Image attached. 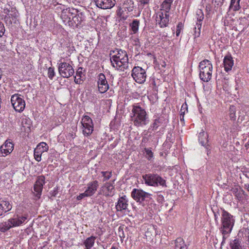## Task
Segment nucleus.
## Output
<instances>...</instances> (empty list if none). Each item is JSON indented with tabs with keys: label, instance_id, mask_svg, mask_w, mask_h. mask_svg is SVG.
Wrapping results in <instances>:
<instances>
[{
	"label": "nucleus",
	"instance_id": "6ab92c4d",
	"mask_svg": "<svg viewBox=\"0 0 249 249\" xmlns=\"http://www.w3.org/2000/svg\"><path fill=\"white\" fill-rule=\"evenodd\" d=\"M18 16V11L15 9H12L11 11H9L7 15L5 18V19L7 22L10 24L12 23H16L17 18Z\"/></svg>",
	"mask_w": 249,
	"mask_h": 249
},
{
	"label": "nucleus",
	"instance_id": "ea45409f",
	"mask_svg": "<svg viewBox=\"0 0 249 249\" xmlns=\"http://www.w3.org/2000/svg\"><path fill=\"white\" fill-rule=\"evenodd\" d=\"M187 109V104H183L181 107L180 110V120L181 122H184V116L185 114V111H182V110L183 109Z\"/></svg>",
	"mask_w": 249,
	"mask_h": 249
},
{
	"label": "nucleus",
	"instance_id": "f704fd0d",
	"mask_svg": "<svg viewBox=\"0 0 249 249\" xmlns=\"http://www.w3.org/2000/svg\"><path fill=\"white\" fill-rule=\"evenodd\" d=\"M196 18L197 22L196 23H201L202 21L204 19L203 13L201 10H197L196 12Z\"/></svg>",
	"mask_w": 249,
	"mask_h": 249
},
{
	"label": "nucleus",
	"instance_id": "49530a36",
	"mask_svg": "<svg viewBox=\"0 0 249 249\" xmlns=\"http://www.w3.org/2000/svg\"><path fill=\"white\" fill-rule=\"evenodd\" d=\"M183 25L181 22H179L178 23L177 27V31H176V36H179L181 31L183 29Z\"/></svg>",
	"mask_w": 249,
	"mask_h": 249
},
{
	"label": "nucleus",
	"instance_id": "603ef678",
	"mask_svg": "<svg viewBox=\"0 0 249 249\" xmlns=\"http://www.w3.org/2000/svg\"><path fill=\"white\" fill-rule=\"evenodd\" d=\"M214 217L215 222H218V213L214 212Z\"/></svg>",
	"mask_w": 249,
	"mask_h": 249
},
{
	"label": "nucleus",
	"instance_id": "473e14b6",
	"mask_svg": "<svg viewBox=\"0 0 249 249\" xmlns=\"http://www.w3.org/2000/svg\"><path fill=\"white\" fill-rule=\"evenodd\" d=\"M39 146H36L34 150V157L35 160L37 161H40L41 160V157L43 151L40 150Z\"/></svg>",
	"mask_w": 249,
	"mask_h": 249
},
{
	"label": "nucleus",
	"instance_id": "3c124183",
	"mask_svg": "<svg viewBox=\"0 0 249 249\" xmlns=\"http://www.w3.org/2000/svg\"><path fill=\"white\" fill-rule=\"evenodd\" d=\"M140 1L142 4L145 5L148 4L149 0H140Z\"/></svg>",
	"mask_w": 249,
	"mask_h": 249
},
{
	"label": "nucleus",
	"instance_id": "f257e3e1",
	"mask_svg": "<svg viewBox=\"0 0 249 249\" xmlns=\"http://www.w3.org/2000/svg\"><path fill=\"white\" fill-rule=\"evenodd\" d=\"M221 222V226L219 230L223 235L222 242H223L231 232L234 225L235 219L233 215L224 209H222Z\"/></svg>",
	"mask_w": 249,
	"mask_h": 249
},
{
	"label": "nucleus",
	"instance_id": "79ce46f5",
	"mask_svg": "<svg viewBox=\"0 0 249 249\" xmlns=\"http://www.w3.org/2000/svg\"><path fill=\"white\" fill-rule=\"evenodd\" d=\"M37 146H39V148L40 150L43 152L47 151L48 150V146L47 144L46 143L44 142H40L39 144L37 145Z\"/></svg>",
	"mask_w": 249,
	"mask_h": 249
},
{
	"label": "nucleus",
	"instance_id": "7ed1b4c3",
	"mask_svg": "<svg viewBox=\"0 0 249 249\" xmlns=\"http://www.w3.org/2000/svg\"><path fill=\"white\" fill-rule=\"evenodd\" d=\"M27 215H17L0 224V231L4 232L11 228L21 225L27 220Z\"/></svg>",
	"mask_w": 249,
	"mask_h": 249
},
{
	"label": "nucleus",
	"instance_id": "864d4df0",
	"mask_svg": "<svg viewBox=\"0 0 249 249\" xmlns=\"http://www.w3.org/2000/svg\"><path fill=\"white\" fill-rule=\"evenodd\" d=\"M245 147L246 148V149L247 150H248V149L249 148V140L248 141V142L245 144Z\"/></svg>",
	"mask_w": 249,
	"mask_h": 249
},
{
	"label": "nucleus",
	"instance_id": "cd10ccee",
	"mask_svg": "<svg viewBox=\"0 0 249 249\" xmlns=\"http://www.w3.org/2000/svg\"><path fill=\"white\" fill-rule=\"evenodd\" d=\"M140 25V21L138 19H134L133 21L129 24V26L132 34H136L139 30Z\"/></svg>",
	"mask_w": 249,
	"mask_h": 249
},
{
	"label": "nucleus",
	"instance_id": "2f4dec72",
	"mask_svg": "<svg viewBox=\"0 0 249 249\" xmlns=\"http://www.w3.org/2000/svg\"><path fill=\"white\" fill-rule=\"evenodd\" d=\"M82 15V13H80L76 14L75 16L72 17V21L76 25L81 24V22L83 21Z\"/></svg>",
	"mask_w": 249,
	"mask_h": 249
},
{
	"label": "nucleus",
	"instance_id": "4be33fe9",
	"mask_svg": "<svg viewBox=\"0 0 249 249\" xmlns=\"http://www.w3.org/2000/svg\"><path fill=\"white\" fill-rule=\"evenodd\" d=\"M223 64L225 71L228 72L231 70L233 65V60L231 55H227L225 56Z\"/></svg>",
	"mask_w": 249,
	"mask_h": 249
},
{
	"label": "nucleus",
	"instance_id": "58836bf2",
	"mask_svg": "<svg viewBox=\"0 0 249 249\" xmlns=\"http://www.w3.org/2000/svg\"><path fill=\"white\" fill-rule=\"evenodd\" d=\"M12 151H10V150H8L6 149V148H3L2 146L0 147V157H5V156L9 154Z\"/></svg>",
	"mask_w": 249,
	"mask_h": 249
},
{
	"label": "nucleus",
	"instance_id": "39448f33",
	"mask_svg": "<svg viewBox=\"0 0 249 249\" xmlns=\"http://www.w3.org/2000/svg\"><path fill=\"white\" fill-rule=\"evenodd\" d=\"M145 183L148 186L157 187L160 185L166 187V181L160 176L156 174H148L142 176Z\"/></svg>",
	"mask_w": 249,
	"mask_h": 249
},
{
	"label": "nucleus",
	"instance_id": "4d7b16f0",
	"mask_svg": "<svg viewBox=\"0 0 249 249\" xmlns=\"http://www.w3.org/2000/svg\"><path fill=\"white\" fill-rule=\"evenodd\" d=\"M2 76V71L0 70V80L1 79Z\"/></svg>",
	"mask_w": 249,
	"mask_h": 249
},
{
	"label": "nucleus",
	"instance_id": "b1692460",
	"mask_svg": "<svg viewBox=\"0 0 249 249\" xmlns=\"http://www.w3.org/2000/svg\"><path fill=\"white\" fill-rule=\"evenodd\" d=\"M96 237L91 236L87 238L84 242V245L85 246V249H91L94 246Z\"/></svg>",
	"mask_w": 249,
	"mask_h": 249
},
{
	"label": "nucleus",
	"instance_id": "393cba45",
	"mask_svg": "<svg viewBox=\"0 0 249 249\" xmlns=\"http://www.w3.org/2000/svg\"><path fill=\"white\" fill-rule=\"evenodd\" d=\"M199 141L202 145L205 146L207 148V146H208V135L207 133L204 132H202L199 133Z\"/></svg>",
	"mask_w": 249,
	"mask_h": 249
},
{
	"label": "nucleus",
	"instance_id": "7c9ffc66",
	"mask_svg": "<svg viewBox=\"0 0 249 249\" xmlns=\"http://www.w3.org/2000/svg\"><path fill=\"white\" fill-rule=\"evenodd\" d=\"M241 0H231L229 8L233 11H238L240 8V1Z\"/></svg>",
	"mask_w": 249,
	"mask_h": 249
},
{
	"label": "nucleus",
	"instance_id": "412c9836",
	"mask_svg": "<svg viewBox=\"0 0 249 249\" xmlns=\"http://www.w3.org/2000/svg\"><path fill=\"white\" fill-rule=\"evenodd\" d=\"M12 209V205L9 201L0 199V216Z\"/></svg>",
	"mask_w": 249,
	"mask_h": 249
},
{
	"label": "nucleus",
	"instance_id": "a211bd4d",
	"mask_svg": "<svg viewBox=\"0 0 249 249\" xmlns=\"http://www.w3.org/2000/svg\"><path fill=\"white\" fill-rule=\"evenodd\" d=\"M128 205V200L126 199V196H124L119 198L116 205V209L118 211L126 210L127 209Z\"/></svg>",
	"mask_w": 249,
	"mask_h": 249
},
{
	"label": "nucleus",
	"instance_id": "c756f323",
	"mask_svg": "<svg viewBox=\"0 0 249 249\" xmlns=\"http://www.w3.org/2000/svg\"><path fill=\"white\" fill-rule=\"evenodd\" d=\"M173 0H164L161 4L162 10L165 11V13H168L171 9V5Z\"/></svg>",
	"mask_w": 249,
	"mask_h": 249
},
{
	"label": "nucleus",
	"instance_id": "13d9d810",
	"mask_svg": "<svg viewBox=\"0 0 249 249\" xmlns=\"http://www.w3.org/2000/svg\"><path fill=\"white\" fill-rule=\"evenodd\" d=\"M110 249H118V248H116L114 246H112Z\"/></svg>",
	"mask_w": 249,
	"mask_h": 249
},
{
	"label": "nucleus",
	"instance_id": "37998d69",
	"mask_svg": "<svg viewBox=\"0 0 249 249\" xmlns=\"http://www.w3.org/2000/svg\"><path fill=\"white\" fill-rule=\"evenodd\" d=\"M101 173L104 177V181H106L109 179L112 176L111 172L102 171Z\"/></svg>",
	"mask_w": 249,
	"mask_h": 249
},
{
	"label": "nucleus",
	"instance_id": "a18cd8bd",
	"mask_svg": "<svg viewBox=\"0 0 249 249\" xmlns=\"http://www.w3.org/2000/svg\"><path fill=\"white\" fill-rule=\"evenodd\" d=\"M48 74L49 78H50L51 79H53V77L55 75L54 68L50 67L48 70Z\"/></svg>",
	"mask_w": 249,
	"mask_h": 249
},
{
	"label": "nucleus",
	"instance_id": "ddd939ff",
	"mask_svg": "<svg viewBox=\"0 0 249 249\" xmlns=\"http://www.w3.org/2000/svg\"><path fill=\"white\" fill-rule=\"evenodd\" d=\"M112 66L117 69L124 71L125 70L129 69V63L128 56L122 58H120V60H117V62L113 63Z\"/></svg>",
	"mask_w": 249,
	"mask_h": 249
},
{
	"label": "nucleus",
	"instance_id": "de8ad7c7",
	"mask_svg": "<svg viewBox=\"0 0 249 249\" xmlns=\"http://www.w3.org/2000/svg\"><path fill=\"white\" fill-rule=\"evenodd\" d=\"M5 31L4 24L0 21V37H2Z\"/></svg>",
	"mask_w": 249,
	"mask_h": 249
},
{
	"label": "nucleus",
	"instance_id": "e433bc0d",
	"mask_svg": "<svg viewBox=\"0 0 249 249\" xmlns=\"http://www.w3.org/2000/svg\"><path fill=\"white\" fill-rule=\"evenodd\" d=\"M236 109L235 107L233 106H231L230 107V117L231 120H235L236 119L235 115Z\"/></svg>",
	"mask_w": 249,
	"mask_h": 249
},
{
	"label": "nucleus",
	"instance_id": "6e6552de",
	"mask_svg": "<svg viewBox=\"0 0 249 249\" xmlns=\"http://www.w3.org/2000/svg\"><path fill=\"white\" fill-rule=\"evenodd\" d=\"M82 125L83 134L85 136H89L93 131V124L92 119L88 116H85L81 122Z\"/></svg>",
	"mask_w": 249,
	"mask_h": 249
},
{
	"label": "nucleus",
	"instance_id": "c9c22d12",
	"mask_svg": "<svg viewBox=\"0 0 249 249\" xmlns=\"http://www.w3.org/2000/svg\"><path fill=\"white\" fill-rule=\"evenodd\" d=\"M201 25V23H196V25L194 28V36L195 38L198 37L200 36Z\"/></svg>",
	"mask_w": 249,
	"mask_h": 249
},
{
	"label": "nucleus",
	"instance_id": "c85d7f7f",
	"mask_svg": "<svg viewBox=\"0 0 249 249\" xmlns=\"http://www.w3.org/2000/svg\"><path fill=\"white\" fill-rule=\"evenodd\" d=\"M83 75L82 68L80 67L78 69L75 76L74 82L76 84H80L82 83L83 80L81 78Z\"/></svg>",
	"mask_w": 249,
	"mask_h": 249
},
{
	"label": "nucleus",
	"instance_id": "f03ea898",
	"mask_svg": "<svg viewBox=\"0 0 249 249\" xmlns=\"http://www.w3.org/2000/svg\"><path fill=\"white\" fill-rule=\"evenodd\" d=\"M132 114V121L134 125L137 127L146 125L149 122L146 111L140 106H133Z\"/></svg>",
	"mask_w": 249,
	"mask_h": 249
},
{
	"label": "nucleus",
	"instance_id": "aec40b11",
	"mask_svg": "<svg viewBox=\"0 0 249 249\" xmlns=\"http://www.w3.org/2000/svg\"><path fill=\"white\" fill-rule=\"evenodd\" d=\"M98 186V182L97 180H94L92 182L89 183L88 184V188L85 191L86 193L89 196H92L97 190Z\"/></svg>",
	"mask_w": 249,
	"mask_h": 249
},
{
	"label": "nucleus",
	"instance_id": "4468645a",
	"mask_svg": "<svg viewBox=\"0 0 249 249\" xmlns=\"http://www.w3.org/2000/svg\"><path fill=\"white\" fill-rule=\"evenodd\" d=\"M115 180L112 182H107L104 184L102 188V193L106 196H112L114 194L115 188L113 184Z\"/></svg>",
	"mask_w": 249,
	"mask_h": 249
},
{
	"label": "nucleus",
	"instance_id": "5701e85b",
	"mask_svg": "<svg viewBox=\"0 0 249 249\" xmlns=\"http://www.w3.org/2000/svg\"><path fill=\"white\" fill-rule=\"evenodd\" d=\"M127 56V54L125 51L120 50L118 52L116 55H113L110 58L111 65L117 62V60H120V58H122V57L123 58Z\"/></svg>",
	"mask_w": 249,
	"mask_h": 249
},
{
	"label": "nucleus",
	"instance_id": "423d86ee",
	"mask_svg": "<svg viewBox=\"0 0 249 249\" xmlns=\"http://www.w3.org/2000/svg\"><path fill=\"white\" fill-rule=\"evenodd\" d=\"M11 103L15 111L21 112L25 107V102L23 97L19 94H15L11 97Z\"/></svg>",
	"mask_w": 249,
	"mask_h": 249
},
{
	"label": "nucleus",
	"instance_id": "5fc2aeb1",
	"mask_svg": "<svg viewBox=\"0 0 249 249\" xmlns=\"http://www.w3.org/2000/svg\"><path fill=\"white\" fill-rule=\"evenodd\" d=\"M244 187L249 192V184H245L244 185Z\"/></svg>",
	"mask_w": 249,
	"mask_h": 249
},
{
	"label": "nucleus",
	"instance_id": "bf43d9fd",
	"mask_svg": "<svg viewBox=\"0 0 249 249\" xmlns=\"http://www.w3.org/2000/svg\"><path fill=\"white\" fill-rule=\"evenodd\" d=\"M186 110L187 111V109H183V110H182V111H185Z\"/></svg>",
	"mask_w": 249,
	"mask_h": 249
},
{
	"label": "nucleus",
	"instance_id": "9b49d317",
	"mask_svg": "<svg viewBox=\"0 0 249 249\" xmlns=\"http://www.w3.org/2000/svg\"><path fill=\"white\" fill-rule=\"evenodd\" d=\"M98 90L101 93H104L109 89V85L104 74L100 73L97 81Z\"/></svg>",
	"mask_w": 249,
	"mask_h": 249
},
{
	"label": "nucleus",
	"instance_id": "a19ab883",
	"mask_svg": "<svg viewBox=\"0 0 249 249\" xmlns=\"http://www.w3.org/2000/svg\"><path fill=\"white\" fill-rule=\"evenodd\" d=\"M144 151L146 154V158L148 160H150L153 157V153L148 148H145Z\"/></svg>",
	"mask_w": 249,
	"mask_h": 249
},
{
	"label": "nucleus",
	"instance_id": "72a5a7b5",
	"mask_svg": "<svg viewBox=\"0 0 249 249\" xmlns=\"http://www.w3.org/2000/svg\"><path fill=\"white\" fill-rule=\"evenodd\" d=\"M231 249H241V246L238 239H234L230 244Z\"/></svg>",
	"mask_w": 249,
	"mask_h": 249
},
{
	"label": "nucleus",
	"instance_id": "c03bdc74",
	"mask_svg": "<svg viewBox=\"0 0 249 249\" xmlns=\"http://www.w3.org/2000/svg\"><path fill=\"white\" fill-rule=\"evenodd\" d=\"M160 123L161 122L159 119H156L151 126V128H152V130H156L158 128V127L160 126Z\"/></svg>",
	"mask_w": 249,
	"mask_h": 249
},
{
	"label": "nucleus",
	"instance_id": "f3484780",
	"mask_svg": "<svg viewBox=\"0 0 249 249\" xmlns=\"http://www.w3.org/2000/svg\"><path fill=\"white\" fill-rule=\"evenodd\" d=\"M169 15L167 13L161 12L156 17V22L159 24L161 28L167 26L169 20Z\"/></svg>",
	"mask_w": 249,
	"mask_h": 249
},
{
	"label": "nucleus",
	"instance_id": "6e6d98bb",
	"mask_svg": "<svg viewBox=\"0 0 249 249\" xmlns=\"http://www.w3.org/2000/svg\"><path fill=\"white\" fill-rule=\"evenodd\" d=\"M148 141L147 138H143L142 140V142H146Z\"/></svg>",
	"mask_w": 249,
	"mask_h": 249
},
{
	"label": "nucleus",
	"instance_id": "dca6fc26",
	"mask_svg": "<svg viewBox=\"0 0 249 249\" xmlns=\"http://www.w3.org/2000/svg\"><path fill=\"white\" fill-rule=\"evenodd\" d=\"M78 12L74 9H71L70 8L63 9L62 11L61 17L64 22H70L71 19H72V17L73 15H75L76 13Z\"/></svg>",
	"mask_w": 249,
	"mask_h": 249
},
{
	"label": "nucleus",
	"instance_id": "4c0bfd02",
	"mask_svg": "<svg viewBox=\"0 0 249 249\" xmlns=\"http://www.w3.org/2000/svg\"><path fill=\"white\" fill-rule=\"evenodd\" d=\"M1 146L3 148H6L8 150H10V151H12L14 149V144L11 142H8L7 140L5 141L4 143Z\"/></svg>",
	"mask_w": 249,
	"mask_h": 249
},
{
	"label": "nucleus",
	"instance_id": "20e7f679",
	"mask_svg": "<svg viewBox=\"0 0 249 249\" xmlns=\"http://www.w3.org/2000/svg\"><path fill=\"white\" fill-rule=\"evenodd\" d=\"M199 77L201 80L207 82L212 78L213 65L211 62L207 59L199 63Z\"/></svg>",
	"mask_w": 249,
	"mask_h": 249
},
{
	"label": "nucleus",
	"instance_id": "a878e982",
	"mask_svg": "<svg viewBox=\"0 0 249 249\" xmlns=\"http://www.w3.org/2000/svg\"><path fill=\"white\" fill-rule=\"evenodd\" d=\"M174 249H187V246L182 238L180 237L177 238L175 240V247Z\"/></svg>",
	"mask_w": 249,
	"mask_h": 249
},
{
	"label": "nucleus",
	"instance_id": "1a4fd4ad",
	"mask_svg": "<svg viewBox=\"0 0 249 249\" xmlns=\"http://www.w3.org/2000/svg\"><path fill=\"white\" fill-rule=\"evenodd\" d=\"M131 75L135 81L140 84L144 83L146 77L145 70L138 66L133 69Z\"/></svg>",
	"mask_w": 249,
	"mask_h": 249
},
{
	"label": "nucleus",
	"instance_id": "8fccbe9b",
	"mask_svg": "<svg viewBox=\"0 0 249 249\" xmlns=\"http://www.w3.org/2000/svg\"><path fill=\"white\" fill-rule=\"evenodd\" d=\"M217 5H222L224 0H213Z\"/></svg>",
	"mask_w": 249,
	"mask_h": 249
},
{
	"label": "nucleus",
	"instance_id": "9d476101",
	"mask_svg": "<svg viewBox=\"0 0 249 249\" xmlns=\"http://www.w3.org/2000/svg\"><path fill=\"white\" fill-rule=\"evenodd\" d=\"M131 196L135 201L141 203L146 200V198H149L151 196V194L141 189H133Z\"/></svg>",
	"mask_w": 249,
	"mask_h": 249
},
{
	"label": "nucleus",
	"instance_id": "2eb2a0df",
	"mask_svg": "<svg viewBox=\"0 0 249 249\" xmlns=\"http://www.w3.org/2000/svg\"><path fill=\"white\" fill-rule=\"evenodd\" d=\"M96 6L103 9L112 8L115 3V0H95Z\"/></svg>",
	"mask_w": 249,
	"mask_h": 249
},
{
	"label": "nucleus",
	"instance_id": "f8f14e48",
	"mask_svg": "<svg viewBox=\"0 0 249 249\" xmlns=\"http://www.w3.org/2000/svg\"><path fill=\"white\" fill-rule=\"evenodd\" d=\"M45 183V177L43 176H39L34 185V191L36 193L35 196L39 199L41 195L43 186Z\"/></svg>",
	"mask_w": 249,
	"mask_h": 249
},
{
	"label": "nucleus",
	"instance_id": "052dcab7",
	"mask_svg": "<svg viewBox=\"0 0 249 249\" xmlns=\"http://www.w3.org/2000/svg\"><path fill=\"white\" fill-rule=\"evenodd\" d=\"M0 164H1V163L0 162Z\"/></svg>",
	"mask_w": 249,
	"mask_h": 249
},
{
	"label": "nucleus",
	"instance_id": "bb28decb",
	"mask_svg": "<svg viewBox=\"0 0 249 249\" xmlns=\"http://www.w3.org/2000/svg\"><path fill=\"white\" fill-rule=\"evenodd\" d=\"M233 194L234 195L236 198L241 201L243 199V196L245 195V191L243 190H239L237 187L232 188L231 190Z\"/></svg>",
	"mask_w": 249,
	"mask_h": 249
},
{
	"label": "nucleus",
	"instance_id": "0eeeda50",
	"mask_svg": "<svg viewBox=\"0 0 249 249\" xmlns=\"http://www.w3.org/2000/svg\"><path fill=\"white\" fill-rule=\"evenodd\" d=\"M58 71L62 77L69 78L74 73V69L70 63L61 62L59 64Z\"/></svg>",
	"mask_w": 249,
	"mask_h": 249
},
{
	"label": "nucleus",
	"instance_id": "09e8293b",
	"mask_svg": "<svg viewBox=\"0 0 249 249\" xmlns=\"http://www.w3.org/2000/svg\"><path fill=\"white\" fill-rule=\"evenodd\" d=\"M88 196H88V195L85 191L84 193L80 194L79 196H77V199L79 200L82 199V198H83L85 197H88Z\"/></svg>",
	"mask_w": 249,
	"mask_h": 249
}]
</instances>
